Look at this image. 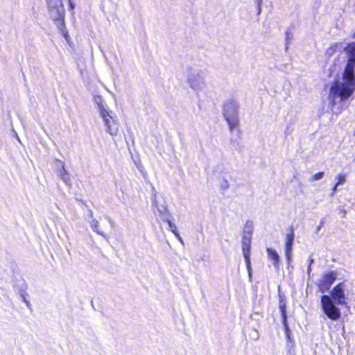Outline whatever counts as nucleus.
Instances as JSON below:
<instances>
[{
	"instance_id": "nucleus-4",
	"label": "nucleus",
	"mask_w": 355,
	"mask_h": 355,
	"mask_svg": "<svg viewBox=\"0 0 355 355\" xmlns=\"http://www.w3.org/2000/svg\"><path fill=\"white\" fill-rule=\"evenodd\" d=\"M338 277L336 270H330L323 273L316 283L318 291L324 293L329 291Z\"/></svg>"
},
{
	"instance_id": "nucleus-19",
	"label": "nucleus",
	"mask_w": 355,
	"mask_h": 355,
	"mask_svg": "<svg viewBox=\"0 0 355 355\" xmlns=\"http://www.w3.org/2000/svg\"><path fill=\"white\" fill-rule=\"evenodd\" d=\"M48 3H51L52 0H46Z\"/></svg>"
},
{
	"instance_id": "nucleus-20",
	"label": "nucleus",
	"mask_w": 355,
	"mask_h": 355,
	"mask_svg": "<svg viewBox=\"0 0 355 355\" xmlns=\"http://www.w3.org/2000/svg\"><path fill=\"white\" fill-rule=\"evenodd\" d=\"M352 37L353 38H355V32L354 33L353 35H352Z\"/></svg>"
},
{
	"instance_id": "nucleus-12",
	"label": "nucleus",
	"mask_w": 355,
	"mask_h": 355,
	"mask_svg": "<svg viewBox=\"0 0 355 355\" xmlns=\"http://www.w3.org/2000/svg\"><path fill=\"white\" fill-rule=\"evenodd\" d=\"M245 228L248 229V234L246 235H250L252 236V230H253V224L251 221L248 220L245 223Z\"/></svg>"
},
{
	"instance_id": "nucleus-15",
	"label": "nucleus",
	"mask_w": 355,
	"mask_h": 355,
	"mask_svg": "<svg viewBox=\"0 0 355 355\" xmlns=\"http://www.w3.org/2000/svg\"><path fill=\"white\" fill-rule=\"evenodd\" d=\"M60 175L64 180H65V181L69 180V175L68 172L64 168V167L62 168V172Z\"/></svg>"
},
{
	"instance_id": "nucleus-11",
	"label": "nucleus",
	"mask_w": 355,
	"mask_h": 355,
	"mask_svg": "<svg viewBox=\"0 0 355 355\" xmlns=\"http://www.w3.org/2000/svg\"><path fill=\"white\" fill-rule=\"evenodd\" d=\"M266 251L268 252V257L272 260L273 263L277 266L279 262V257L277 252L270 248H267Z\"/></svg>"
},
{
	"instance_id": "nucleus-9",
	"label": "nucleus",
	"mask_w": 355,
	"mask_h": 355,
	"mask_svg": "<svg viewBox=\"0 0 355 355\" xmlns=\"http://www.w3.org/2000/svg\"><path fill=\"white\" fill-rule=\"evenodd\" d=\"M288 233L286 234L285 243V254L286 257L290 259L295 237L293 226H290L288 228Z\"/></svg>"
},
{
	"instance_id": "nucleus-18",
	"label": "nucleus",
	"mask_w": 355,
	"mask_h": 355,
	"mask_svg": "<svg viewBox=\"0 0 355 355\" xmlns=\"http://www.w3.org/2000/svg\"><path fill=\"white\" fill-rule=\"evenodd\" d=\"M69 1L70 7H71V9H73V7H74V6H73V4L71 3V0H69Z\"/></svg>"
},
{
	"instance_id": "nucleus-1",
	"label": "nucleus",
	"mask_w": 355,
	"mask_h": 355,
	"mask_svg": "<svg viewBox=\"0 0 355 355\" xmlns=\"http://www.w3.org/2000/svg\"><path fill=\"white\" fill-rule=\"evenodd\" d=\"M348 59L342 73L343 82L332 83L329 93V99L332 106L336 99L343 102L348 100L355 92V42L349 43L345 48Z\"/></svg>"
},
{
	"instance_id": "nucleus-17",
	"label": "nucleus",
	"mask_w": 355,
	"mask_h": 355,
	"mask_svg": "<svg viewBox=\"0 0 355 355\" xmlns=\"http://www.w3.org/2000/svg\"><path fill=\"white\" fill-rule=\"evenodd\" d=\"M337 187H338V185H336V184H335L334 186L333 187V188H332V194H334L336 191Z\"/></svg>"
},
{
	"instance_id": "nucleus-6",
	"label": "nucleus",
	"mask_w": 355,
	"mask_h": 355,
	"mask_svg": "<svg viewBox=\"0 0 355 355\" xmlns=\"http://www.w3.org/2000/svg\"><path fill=\"white\" fill-rule=\"evenodd\" d=\"M345 285L340 282L333 287L330 291V297L337 305H346L347 297L345 294Z\"/></svg>"
},
{
	"instance_id": "nucleus-14",
	"label": "nucleus",
	"mask_w": 355,
	"mask_h": 355,
	"mask_svg": "<svg viewBox=\"0 0 355 355\" xmlns=\"http://www.w3.org/2000/svg\"><path fill=\"white\" fill-rule=\"evenodd\" d=\"M323 176H324V172H322V171L318 172V173H315L311 177V180L315 181V180H320V179L322 178Z\"/></svg>"
},
{
	"instance_id": "nucleus-2",
	"label": "nucleus",
	"mask_w": 355,
	"mask_h": 355,
	"mask_svg": "<svg viewBox=\"0 0 355 355\" xmlns=\"http://www.w3.org/2000/svg\"><path fill=\"white\" fill-rule=\"evenodd\" d=\"M321 308L323 313L331 320L336 321L340 319L341 316L340 311L331 297L327 295H323L320 298Z\"/></svg>"
},
{
	"instance_id": "nucleus-16",
	"label": "nucleus",
	"mask_w": 355,
	"mask_h": 355,
	"mask_svg": "<svg viewBox=\"0 0 355 355\" xmlns=\"http://www.w3.org/2000/svg\"><path fill=\"white\" fill-rule=\"evenodd\" d=\"M340 46V43H334L331 46V47L329 49V50L331 51V53H334L336 52L337 48Z\"/></svg>"
},
{
	"instance_id": "nucleus-7",
	"label": "nucleus",
	"mask_w": 355,
	"mask_h": 355,
	"mask_svg": "<svg viewBox=\"0 0 355 355\" xmlns=\"http://www.w3.org/2000/svg\"><path fill=\"white\" fill-rule=\"evenodd\" d=\"M252 236L250 235L243 234L242 237V250L243 254L248 269H250V248Z\"/></svg>"
},
{
	"instance_id": "nucleus-5",
	"label": "nucleus",
	"mask_w": 355,
	"mask_h": 355,
	"mask_svg": "<svg viewBox=\"0 0 355 355\" xmlns=\"http://www.w3.org/2000/svg\"><path fill=\"white\" fill-rule=\"evenodd\" d=\"M100 114L104 120L107 131L112 136L116 135L119 132V124L110 114V112L103 106H101Z\"/></svg>"
},
{
	"instance_id": "nucleus-10",
	"label": "nucleus",
	"mask_w": 355,
	"mask_h": 355,
	"mask_svg": "<svg viewBox=\"0 0 355 355\" xmlns=\"http://www.w3.org/2000/svg\"><path fill=\"white\" fill-rule=\"evenodd\" d=\"M286 302L283 297L279 295V309L281 311V315L283 318V322L286 327V329L287 331H288V327L287 326V321H286Z\"/></svg>"
},
{
	"instance_id": "nucleus-3",
	"label": "nucleus",
	"mask_w": 355,
	"mask_h": 355,
	"mask_svg": "<svg viewBox=\"0 0 355 355\" xmlns=\"http://www.w3.org/2000/svg\"><path fill=\"white\" fill-rule=\"evenodd\" d=\"M223 114L225 119L228 123L230 130L236 128L239 125V119L237 116L236 106L233 101H229L224 104Z\"/></svg>"
},
{
	"instance_id": "nucleus-13",
	"label": "nucleus",
	"mask_w": 355,
	"mask_h": 355,
	"mask_svg": "<svg viewBox=\"0 0 355 355\" xmlns=\"http://www.w3.org/2000/svg\"><path fill=\"white\" fill-rule=\"evenodd\" d=\"M336 185L342 184L345 182V175L340 173L336 176Z\"/></svg>"
},
{
	"instance_id": "nucleus-8",
	"label": "nucleus",
	"mask_w": 355,
	"mask_h": 355,
	"mask_svg": "<svg viewBox=\"0 0 355 355\" xmlns=\"http://www.w3.org/2000/svg\"><path fill=\"white\" fill-rule=\"evenodd\" d=\"M64 17V10L63 7L61 6V8L58 10V16L54 19V21L56 23L58 28L60 29L64 37L68 40L69 36L65 27Z\"/></svg>"
}]
</instances>
